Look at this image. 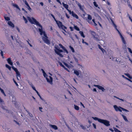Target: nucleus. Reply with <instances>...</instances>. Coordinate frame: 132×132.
<instances>
[{"label": "nucleus", "mask_w": 132, "mask_h": 132, "mask_svg": "<svg viewBox=\"0 0 132 132\" xmlns=\"http://www.w3.org/2000/svg\"><path fill=\"white\" fill-rule=\"evenodd\" d=\"M23 17L26 23H27L28 22L27 19L31 23L36 24L39 27V30L40 32V34L42 37L43 40L45 43L47 44H50V41L48 39V37H47L45 32L43 30L42 26L39 24L38 22L37 21L33 18H30L28 16L27 17V19H26L24 16H23Z\"/></svg>", "instance_id": "1"}, {"label": "nucleus", "mask_w": 132, "mask_h": 132, "mask_svg": "<svg viewBox=\"0 0 132 132\" xmlns=\"http://www.w3.org/2000/svg\"><path fill=\"white\" fill-rule=\"evenodd\" d=\"M111 21L112 22V23L113 26L115 28L116 30L117 31L118 33L119 34L120 37L121 38V40H122V42L125 44H126V42L125 41L124 38L123 37V36L121 34V33H120L119 31L117 29V26L114 23L113 21L112 20H111Z\"/></svg>", "instance_id": "2"}, {"label": "nucleus", "mask_w": 132, "mask_h": 132, "mask_svg": "<svg viewBox=\"0 0 132 132\" xmlns=\"http://www.w3.org/2000/svg\"><path fill=\"white\" fill-rule=\"evenodd\" d=\"M55 49L54 50L55 53L60 56L63 57V55L61 53L63 52V51L60 49L59 47L57 45H55Z\"/></svg>", "instance_id": "3"}, {"label": "nucleus", "mask_w": 132, "mask_h": 132, "mask_svg": "<svg viewBox=\"0 0 132 132\" xmlns=\"http://www.w3.org/2000/svg\"><path fill=\"white\" fill-rule=\"evenodd\" d=\"M43 70V75L44 77L46 78V80L47 82H49L51 84H52V80L53 78L52 77L50 76H48L45 72L44 71L42 70Z\"/></svg>", "instance_id": "4"}, {"label": "nucleus", "mask_w": 132, "mask_h": 132, "mask_svg": "<svg viewBox=\"0 0 132 132\" xmlns=\"http://www.w3.org/2000/svg\"><path fill=\"white\" fill-rule=\"evenodd\" d=\"M55 22H56L58 26L60 29H62L65 32H67L66 29H67V28L66 27L64 26L62 24V22L56 20Z\"/></svg>", "instance_id": "5"}, {"label": "nucleus", "mask_w": 132, "mask_h": 132, "mask_svg": "<svg viewBox=\"0 0 132 132\" xmlns=\"http://www.w3.org/2000/svg\"><path fill=\"white\" fill-rule=\"evenodd\" d=\"M12 69L15 72L16 76L17 79L18 80H20V74L18 71L17 69L13 66L12 67Z\"/></svg>", "instance_id": "6"}, {"label": "nucleus", "mask_w": 132, "mask_h": 132, "mask_svg": "<svg viewBox=\"0 0 132 132\" xmlns=\"http://www.w3.org/2000/svg\"><path fill=\"white\" fill-rule=\"evenodd\" d=\"M100 123H102L107 126H110L109 123L110 122L106 120L101 119Z\"/></svg>", "instance_id": "7"}, {"label": "nucleus", "mask_w": 132, "mask_h": 132, "mask_svg": "<svg viewBox=\"0 0 132 132\" xmlns=\"http://www.w3.org/2000/svg\"><path fill=\"white\" fill-rule=\"evenodd\" d=\"M113 107L116 111H119L120 112H121L122 111V108L120 106L118 107L116 105H114Z\"/></svg>", "instance_id": "8"}, {"label": "nucleus", "mask_w": 132, "mask_h": 132, "mask_svg": "<svg viewBox=\"0 0 132 132\" xmlns=\"http://www.w3.org/2000/svg\"><path fill=\"white\" fill-rule=\"evenodd\" d=\"M87 18L88 20L87 21V22L90 24H91L92 25H93V23L90 21L92 19V17L91 15L89 14H87Z\"/></svg>", "instance_id": "9"}, {"label": "nucleus", "mask_w": 132, "mask_h": 132, "mask_svg": "<svg viewBox=\"0 0 132 132\" xmlns=\"http://www.w3.org/2000/svg\"><path fill=\"white\" fill-rule=\"evenodd\" d=\"M70 14L72 15L75 18L77 19H78L79 18L78 16L75 13H74L73 11L71 12L70 11V12H69Z\"/></svg>", "instance_id": "10"}, {"label": "nucleus", "mask_w": 132, "mask_h": 132, "mask_svg": "<svg viewBox=\"0 0 132 132\" xmlns=\"http://www.w3.org/2000/svg\"><path fill=\"white\" fill-rule=\"evenodd\" d=\"M7 23L8 24L10 27L13 28L14 27V25L13 23L11 21H8Z\"/></svg>", "instance_id": "11"}, {"label": "nucleus", "mask_w": 132, "mask_h": 132, "mask_svg": "<svg viewBox=\"0 0 132 132\" xmlns=\"http://www.w3.org/2000/svg\"><path fill=\"white\" fill-rule=\"evenodd\" d=\"M76 4L78 5L80 9L82 11H84V10L83 7L78 2L76 1Z\"/></svg>", "instance_id": "12"}, {"label": "nucleus", "mask_w": 132, "mask_h": 132, "mask_svg": "<svg viewBox=\"0 0 132 132\" xmlns=\"http://www.w3.org/2000/svg\"><path fill=\"white\" fill-rule=\"evenodd\" d=\"M76 4L78 5L80 9L82 11H84V10L83 7L78 2L76 1Z\"/></svg>", "instance_id": "13"}, {"label": "nucleus", "mask_w": 132, "mask_h": 132, "mask_svg": "<svg viewBox=\"0 0 132 132\" xmlns=\"http://www.w3.org/2000/svg\"><path fill=\"white\" fill-rule=\"evenodd\" d=\"M62 4H63V6L69 12H70V10L68 9L69 5H68L65 4L64 3H62Z\"/></svg>", "instance_id": "14"}, {"label": "nucleus", "mask_w": 132, "mask_h": 132, "mask_svg": "<svg viewBox=\"0 0 132 132\" xmlns=\"http://www.w3.org/2000/svg\"><path fill=\"white\" fill-rule=\"evenodd\" d=\"M98 48L101 50L104 54H106L105 51L104 49L102 48L100 45L98 44Z\"/></svg>", "instance_id": "15"}, {"label": "nucleus", "mask_w": 132, "mask_h": 132, "mask_svg": "<svg viewBox=\"0 0 132 132\" xmlns=\"http://www.w3.org/2000/svg\"><path fill=\"white\" fill-rule=\"evenodd\" d=\"M98 48L101 50L104 54H106L105 51L104 49L102 48L100 45L98 44Z\"/></svg>", "instance_id": "16"}, {"label": "nucleus", "mask_w": 132, "mask_h": 132, "mask_svg": "<svg viewBox=\"0 0 132 132\" xmlns=\"http://www.w3.org/2000/svg\"><path fill=\"white\" fill-rule=\"evenodd\" d=\"M8 63L10 64V65L12 66L13 65V63L12 61L11 58H9L7 60Z\"/></svg>", "instance_id": "17"}, {"label": "nucleus", "mask_w": 132, "mask_h": 132, "mask_svg": "<svg viewBox=\"0 0 132 132\" xmlns=\"http://www.w3.org/2000/svg\"><path fill=\"white\" fill-rule=\"evenodd\" d=\"M80 71L79 70H74V73L77 76L79 75V74L80 73Z\"/></svg>", "instance_id": "18"}, {"label": "nucleus", "mask_w": 132, "mask_h": 132, "mask_svg": "<svg viewBox=\"0 0 132 132\" xmlns=\"http://www.w3.org/2000/svg\"><path fill=\"white\" fill-rule=\"evenodd\" d=\"M12 6L14 7H15L16 8L18 9L19 10H20V9L17 5L16 4H14L13 3H12Z\"/></svg>", "instance_id": "19"}, {"label": "nucleus", "mask_w": 132, "mask_h": 132, "mask_svg": "<svg viewBox=\"0 0 132 132\" xmlns=\"http://www.w3.org/2000/svg\"><path fill=\"white\" fill-rule=\"evenodd\" d=\"M97 86L99 89L102 90L103 92L105 90V89L103 87L98 85H97Z\"/></svg>", "instance_id": "20"}, {"label": "nucleus", "mask_w": 132, "mask_h": 132, "mask_svg": "<svg viewBox=\"0 0 132 132\" xmlns=\"http://www.w3.org/2000/svg\"><path fill=\"white\" fill-rule=\"evenodd\" d=\"M50 126L55 130H56L57 129V127L55 125H50Z\"/></svg>", "instance_id": "21"}, {"label": "nucleus", "mask_w": 132, "mask_h": 132, "mask_svg": "<svg viewBox=\"0 0 132 132\" xmlns=\"http://www.w3.org/2000/svg\"><path fill=\"white\" fill-rule=\"evenodd\" d=\"M92 118H93L94 120H97L99 122H100V121L101 119L98 118L96 117H92Z\"/></svg>", "instance_id": "22"}, {"label": "nucleus", "mask_w": 132, "mask_h": 132, "mask_svg": "<svg viewBox=\"0 0 132 132\" xmlns=\"http://www.w3.org/2000/svg\"><path fill=\"white\" fill-rule=\"evenodd\" d=\"M4 18L5 20L6 21H9L10 20V18L6 15L4 16Z\"/></svg>", "instance_id": "23"}, {"label": "nucleus", "mask_w": 132, "mask_h": 132, "mask_svg": "<svg viewBox=\"0 0 132 132\" xmlns=\"http://www.w3.org/2000/svg\"><path fill=\"white\" fill-rule=\"evenodd\" d=\"M125 75L128 77L129 79H131L132 78V77L130 76V75L128 73H125L124 74Z\"/></svg>", "instance_id": "24"}, {"label": "nucleus", "mask_w": 132, "mask_h": 132, "mask_svg": "<svg viewBox=\"0 0 132 132\" xmlns=\"http://www.w3.org/2000/svg\"><path fill=\"white\" fill-rule=\"evenodd\" d=\"M122 115L124 120L126 122H128V120H127L126 117L123 114H122Z\"/></svg>", "instance_id": "25"}, {"label": "nucleus", "mask_w": 132, "mask_h": 132, "mask_svg": "<svg viewBox=\"0 0 132 132\" xmlns=\"http://www.w3.org/2000/svg\"><path fill=\"white\" fill-rule=\"evenodd\" d=\"M79 33H80V34L81 36L83 37V38L85 37V36L84 35L83 33V32L82 31H80L79 32Z\"/></svg>", "instance_id": "26"}, {"label": "nucleus", "mask_w": 132, "mask_h": 132, "mask_svg": "<svg viewBox=\"0 0 132 132\" xmlns=\"http://www.w3.org/2000/svg\"><path fill=\"white\" fill-rule=\"evenodd\" d=\"M74 108H75V109L76 110H79V107L77 106V105H74Z\"/></svg>", "instance_id": "27"}, {"label": "nucleus", "mask_w": 132, "mask_h": 132, "mask_svg": "<svg viewBox=\"0 0 132 132\" xmlns=\"http://www.w3.org/2000/svg\"><path fill=\"white\" fill-rule=\"evenodd\" d=\"M5 67L6 68H7L9 70H11V67L7 64H5Z\"/></svg>", "instance_id": "28"}, {"label": "nucleus", "mask_w": 132, "mask_h": 132, "mask_svg": "<svg viewBox=\"0 0 132 132\" xmlns=\"http://www.w3.org/2000/svg\"><path fill=\"white\" fill-rule=\"evenodd\" d=\"M63 50L64 52H66L67 54L68 53V52L65 47H64L63 48Z\"/></svg>", "instance_id": "29"}, {"label": "nucleus", "mask_w": 132, "mask_h": 132, "mask_svg": "<svg viewBox=\"0 0 132 132\" xmlns=\"http://www.w3.org/2000/svg\"><path fill=\"white\" fill-rule=\"evenodd\" d=\"M69 47L70 48V49L72 51V52L73 53H74L75 52V51L74 50V48H73V47H72L71 46H69Z\"/></svg>", "instance_id": "30"}, {"label": "nucleus", "mask_w": 132, "mask_h": 132, "mask_svg": "<svg viewBox=\"0 0 132 132\" xmlns=\"http://www.w3.org/2000/svg\"><path fill=\"white\" fill-rule=\"evenodd\" d=\"M23 2L25 3V4L28 7L29 6V5L27 1L25 0H23Z\"/></svg>", "instance_id": "31"}, {"label": "nucleus", "mask_w": 132, "mask_h": 132, "mask_svg": "<svg viewBox=\"0 0 132 132\" xmlns=\"http://www.w3.org/2000/svg\"><path fill=\"white\" fill-rule=\"evenodd\" d=\"M23 2L25 3V4L28 7L29 6V5L27 1L25 0H23Z\"/></svg>", "instance_id": "32"}, {"label": "nucleus", "mask_w": 132, "mask_h": 132, "mask_svg": "<svg viewBox=\"0 0 132 132\" xmlns=\"http://www.w3.org/2000/svg\"><path fill=\"white\" fill-rule=\"evenodd\" d=\"M92 21L94 23V26H97V24L95 22L94 19H93L92 20Z\"/></svg>", "instance_id": "33"}, {"label": "nucleus", "mask_w": 132, "mask_h": 132, "mask_svg": "<svg viewBox=\"0 0 132 132\" xmlns=\"http://www.w3.org/2000/svg\"><path fill=\"white\" fill-rule=\"evenodd\" d=\"M127 48L129 53H130L132 54V51L131 48L129 47Z\"/></svg>", "instance_id": "34"}, {"label": "nucleus", "mask_w": 132, "mask_h": 132, "mask_svg": "<svg viewBox=\"0 0 132 132\" xmlns=\"http://www.w3.org/2000/svg\"><path fill=\"white\" fill-rule=\"evenodd\" d=\"M91 34L93 36V37H94L95 36V33L93 31H91Z\"/></svg>", "instance_id": "35"}, {"label": "nucleus", "mask_w": 132, "mask_h": 132, "mask_svg": "<svg viewBox=\"0 0 132 132\" xmlns=\"http://www.w3.org/2000/svg\"><path fill=\"white\" fill-rule=\"evenodd\" d=\"M74 28L77 31H79L80 30L79 28L76 26H74Z\"/></svg>", "instance_id": "36"}, {"label": "nucleus", "mask_w": 132, "mask_h": 132, "mask_svg": "<svg viewBox=\"0 0 132 132\" xmlns=\"http://www.w3.org/2000/svg\"><path fill=\"white\" fill-rule=\"evenodd\" d=\"M93 4L96 7H98V5L97 4L96 2H93Z\"/></svg>", "instance_id": "37"}, {"label": "nucleus", "mask_w": 132, "mask_h": 132, "mask_svg": "<svg viewBox=\"0 0 132 132\" xmlns=\"http://www.w3.org/2000/svg\"><path fill=\"white\" fill-rule=\"evenodd\" d=\"M82 43H85V44L86 45H88V43H86V42H85L84 41V39H82Z\"/></svg>", "instance_id": "38"}, {"label": "nucleus", "mask_w": 132, "mask_h": 132, "mask_svg": "<svg viewBox=\"0 0 132 132\" xmlns=\"http://www.w3.org/2000/svg\"><path fill=\"white\" fill-rule=\"evenodd\" d=\"M64 64L68 68H69L70 67L69 65L65 63V62H64Z\"/></svg>", "instance_id": "39"}, {"label": "nucleus", "mask_w": 132, "mask_h": 132, "mask_svg": "<svg viewBox=\"0 0 132 132\" xmlns=\"http://www.w3.org/2000/svg\"><path fill=\"white\" fill-rule=\"evenodd\" d=\"M74 59L75 60V61L76 62V63L78 62V60L75 57V56H74L73 57Z\"/></svg>", "instance_id": "40"}, {"label": "nucleus", "mask_w": 132, "mask_h": 132, "mask_svg": "<svg viewBox=\"0 0 132 132\" xmlns=\"http://www.w3.org/2000/svg\"><path fill=\"white\" fill-rule=\"evenodd\" d=\"M95 38V40H96L97 41H98L99 40V39L96 37H95V36L94 37Z\"/></svg>", "instance_id": "41"}, {"label": "nucleus", "mask_w": 132, "mask_h": 132, "mask_svg": "<svg viewBox=\"0 0 132 132\" xmlns=\"http://www.w3.org/2000/svg\"><path fill=\"white\" fill-rule=\"evenodd\" d=\"M114 97H116V98H117V99H119V100H121V101H124V100L122 99H120V98L116 96H114Z\"/></svg>", "instance_id": "42"}, {"label": "nucleus", "mask_w": 132, "mask_h": 132, "mask_svg": "<svg viewBox=\"0 0 132 132\" xmlns=\"http://www.w3.org/2000/svg\"><path fill=\"white\" fill-rule=\"evenodd\" d=\"M114 130H115V132H121L117 129L115 128L114 129Z\"/></svg>", "instance_id": "43"}, {"label": "nucleus", "mask_w": 132, "mask_h": 132, "mask_svg": "<svg viewBox=\"0 0 132 132\" xmlns=\"http://www.w3.org/2000/svg\"><path fill=\"white\" fill-rule=\"evenodd\" d=\"M114 130H115V132H121L117 129L115 128L114 129Z\"/></svg>", "instance_id": "44"}, {"label": "nucleus", "mask_w": 132, "mask_h": 132, "mask_svg": "<svg viewBox=\"0 0 132 132\" xmlns=\"http://www.w3.org/2000/svg\"><path fill=\"white\" fill-rule=\"evenodd\" d=\"M51 15L52 16L53 18L54 19V20L55 21H56V20H57L55 19L54 16V15L53 14H51Z\"/></svg>", "instance_id": "45"}, {"label": "nucleus", "mask_w": 132, "mask_h": 132, "mask_svg": "<svg viewBox=\"0 0 132 132\" xmlns=\"http://www.w3.org/2000/svg\"><path fill=\"white\" fill-rule=\"evenodd\" d=\"M106 3L109 5H110V3L108 1H107L106 2Z\"/></svg>", "instance_id": "46"}, {"label": "nucleus", "mask_w": 132, "mask_h": 132, "mask_svg": "<svg viewBox=\"0 0 132 132\" xmlns=\"http://www.w3.org/2000/svg\"><path fill=\"white\" fill-rule=\"evenodd\" d=\"M59 45L61 47V48H62V49L64 47L63 46H62V45L61 44H59Z\"/></svg>", "instance_id": "47"}, {"label": "nucleus", "mask_w": 132, "mask_h": 132, "mask_svg": "<svg viewBox=\"0 0 132 132\" xmlns=\"http://www.w3.org/2000/svg\"><path fill=\"white\" fill-rule=\"evenodd\" d=\"M13 80L14 82L15 83V84H16V86H18V84L15 81L14 79H13Z\"/></svg>", "instance_id": "48"}, {"label": "nucleus", "mask_w": 132, "mask_h": 132, "mask_svg": "<svg viewBox=\"0 0 132 132\" xmlns=\"http://www.w3.org/2000/svg\"><path fill=\"white\" fill-rule=\"evenodd\" d=\"M1 56H2L3 58H4V57L3 55V53L2 51H1Z\"/></svg>", "instance_id": "49"}, {"label": "nucleus", "mask_w": 132, "mask_h": 132, "mask_svg": "<svg viewBox=\"0 0 132 132\" xmlns=\"http://www.w3.org/2000/svg\"><path fill=\"white\" fill-rule=\"evenodd\" d=\"M59 64L61 66H62V67H64V65H63L60 62H59Z\"/></svg>", "instance_id": "50"}, {"label": "nucleus", "mask_w": 132, "mask_h": 132, "mask_svg": "<svg viewBox=\"0 0 132 132\" xmlns=\"http://www.w3.org/2000/svg\"><path fill=\"white\" fill-rule=\"evenodd\" d=\"M122 110L124 111H126V112H129V111L128 110H127L126 109H124L123 108H122Z\"/></svg>", "instance_id": "51"}, {"label": "nucleus", "mask_w": 132, "mask_h": 132, "mask_svg": "<svg viewBox=\"0 0 132 132\" xmlns=\"http://www.w3.org/2000/svg\"><path fill=\"white\" fill-rule=\"evenodd\" d=\"M32 88L34 90H35L36 92L37 91L36 90V88H35V87H34V86H32Z\"/></svg>", "instance_id": "52"}, {"label": "nucleus", "mask_w": 132, "mask_h": 132, "mask_svg": "<svg viewBox=\"0 0 132 132\" xmlns=\"http://www.w3.org/2000/svg\"><path fill=\"white\" fill-rule=\"evenodd\" d=\"M27 8L30 11L31 10V9L29 6H28Z\"/></svg>", "instance_id": "53"}, {"label": "nucleus", "mask_w": 132, "mask_h": 132, "mask_svg": "<svg viewBox=\"0 0 132 132\" xmlns=\"http://www.w3.org/2000/svg\"><path fill=\"white\" fill-rule=\"evenodd\" d=\"M110 59H112V60H113V61H114V60H114V59H115V58H114H114H113L112 57V58H111V57H110ZM115 60H116V59H115Z\"/></svg>", "instance_id": "54"}, {"label": "nucleus", "mask_w": 132, "mask_h": 132, "mask_svg": "<svg viewBox=\"0 0 132 132\" xmlns=\"http://www.w3.org/2000/svg\"><path fill=\"white\" fill-rule=\"evenodd\" d=\"M128 6L131 9V10H132V7L131 6V5L129 4H128Z\"/></svg>", "instance_id": "55"}, {"label": "nucleus", "mask_w": 132, "mask_h": 132, "mask_svg": "<svg viewBox=\"0 0 132 132\" xmlns=\"http://www.w3.org/2000/svg\"><path fill=\"white\" fill-rule=\"evenodd\" d=\"M93 126L94 127V128L96 129V125L94 123H93Z\"/></svg>", "instance_id": "56"}, {"label": "nucleus", "mask_w": 132, "mask_h": 132, "mask_svg": "<svg viewBox=\"0 0 132 132\" xmlns=\"http://www.w3.org/2000/svg\"><path fill=\"white\" fill-rule=\"evenodd\" d=\"M57 2L58 3H59L60 4H62L61 3V2L60 0H56Z\"/></svg>", "instance_id": "57"}, {"label": "nucleus", "mask_w": 132, "mask_h": 132, "mask_svg": "<svg viewBox=\"0 0 132 132\" xmlns=\"http://www.w3.org/2000/svg\"><path fill=\"white\" fill-rule=\"evenodd\" d=\"M39 109L40 111L41 112H42V110L43 109L41 107H39Z\"/></svg>", "instance_id": "58"}, {"label": "nucleus", "mask_w": 132, "mask_h": 132, "mask_svg": "<svg viewBox=\"0 0 132 132\" xmlns=\"http://www.w3.org/2000/svg\"><path fill=\"white\" fill-rule=\"evenodd\" d=\"M14 121L16 123L17 125H18L19 126L20 125V124L19 123L17 122L16 121L14 120Z\"/></svg>", "instance_id": "59"}, {"label": "nucleus", "mask_w": 132, "mask_h": 132, "mask_svg": "<svg viewBox=\"0 0 132 132\" xmlns=\"http://www.w3.org/2000/svg\"><path fill=\"white\" fill-rule=\"evenodd\" d=\"M65 15H66V16L67 17V18H68L69 19V18L70 17L69 16V15L67 13L65 14Z\"/></svg>", "instance_id": "60"}, {"label": "nucleus", "mask_w": 132, "mask_h": 132, "mask_svg": "<svg viewBox=\"0 0 132 132\" xmlns=\"http://www.w3.org/2000/svg\"><path fill=\"white\" fill-rule=\"evenodd\" d=\"M80 104L84 108H85V107L84 106V105L82 104V103L80 102Z\"/></svg>", "instance_id": "61"}, {"label": "nucleus", "mask_w": 132, "mask_h": 132, "mask_svg": "<svg viewBox=\"0 0 132 132\" xmlns=\"http://www.w3.org/2000/svg\"><path fill=\"white\" fill-rule=\"evenodd\" d=\"M29 85L32 87V86H33L34 85H32V84L31 83H29Z\"/></svg>", "instance_id": "62"}, {"label": "nucleus", "mask_w": 132, "mask_h": 132, "mask_svg": "<svg viewBox=\"0 0 132 132\" xmlns=\"http://www.w3.org/2000/svg\"><path fill=\"white\" fill-rule=\"evenodd\" d=\"M16 63L17 64V65H20L19 63V62L17 61L16 62Z\"/></svg>", "instance_id": "63"}, {"label": "nucleus", "mask_w": 132, "mask_h": 132, "mask_svg": "<svg viewBox=\"0 0 132 132\" xmlns=\"http://www.w3.org/2000/svg\"><path fill=\"white\" fill-rule=\"evenodd\" d=\"M68 60L69 61H70V59H71L70 57L69 56H68Z\"/></svg>", "instance_id": "64"}]
</instances>
